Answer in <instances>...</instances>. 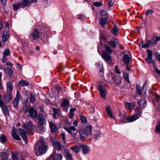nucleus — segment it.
Returning <instances> with one entry per match:
<instances>
[{
  "label": "nucleus",
  "mask_w": 160,
  "mask_h": 160,
  "mask_svg": "<svg viewBox=\"0 0 160 160\" xmlns=\"http://www.w3.org/2000/svg\"><path fill=\"white\" fill-rule=\"evenodd\" d=\"M108 14L107 12L104 10H102L101 12V15L99 17L100 20V24L102 26H103L106 24L108 21L107 19Z\"/></svg>",
  "instance_id": "1"
},
{
  "label": "nucleus",
  "mask_w": 160,
  "mask_h": 160,
  "mask_svg": "<svg viewBox=\"0 0 160 160\" xmlns=\"http://www.w3.org/2000/svg\"><path fill=\"white\" fill-rule=\"evenodd\" d=\"M38 148V144H35L34 147L35 153L37 155H40L45 153L46 151L47 146L46 145H39Z\"/></svg>",
  "instance_id": "2"
},
{
  "label": "nucleus",
  "mask_w": 160,
  "mask_h": 160,
  "mask_svg": "<svg viewBox=\"0 0 160 160\" xmlns=\"http://www.w3.org/2000/svg\"><path fill=\"white\" fill-rule=\"evenodd\" d=\"M62 156L60 154L56 153L55 151H53L52 153L46 160H62Z\"/></svg>",
  "instance_id": "3"
},
{
  "label": "nucleus",
  "mask_w": 160,
  "mask_h": 160,
  "mask_svg": "<svg viewBox=\"0 0 160 160\" xmlns=\"http://www.w3.org/2000/svg\"><path fill=\"white\" fill-rule=\"evenodd\" d=\"M131 60L132 56L130 52H127V53L124 54L123 57L122 61L125 64L128 65Z\"/></svg>",
  "instance_id": "4"
},
{
  "label": "nucleus",
  "mask_w": 160,
  "mask_h": 160,
  "mask_svg": "<svg viewBox=\"0 0 160 160\" xmlns=\"http://www.w3.org/2000/svg\"><path fill=\"white\" fill-rule=\"evenodd\" d=\"M29 113L28 116L31 118L36 119L37 117L38 112L37 111L32 107L30 108L28 110Z\"/></svg>",
  "instance_id": "5"
},
{
  "label": "nucleus",
  "mask_w": 160,
  "mask_h": 160,
  "mask_svg": "<svg viewBox=\"0 0 160 160\" xmlns=\"http://www.w3.org/2000/svg\"><path fill=\"white\" fill-rule=\"evenodd\" d=\"M20 98V94L19 92L18 91H17L15 98H14L13 102V104L14 108L17 110L18 109V106L19 103Z\"/></svg>",
  "instance_id": "6"
},
{
  "label": "nucleus",
  "mask_w": 160,
  "mask_h": 160,
  "mask_svg": "<svg viewBox=\"0 0 160 160\" xmlns=\"http://www.w3.org/2000/svg\"><path fill=\"white\" fill-rule=\"evenodd\" d=\"M148 52V56L146 58L145 61L149 63H152L154 64L155 62L152 60V51L148 49L147 50Z\"/></svg>",
  "instance_id": "7"
},
{
  "label": "nucleus",
  "mask_w": 160,
  "mask_h": 160,
  "mask_svg": "<svg viewBox=\"0 0 160 160\" xmlns=\"http://www.w3.org/2000/svg\"><path fill=\"white\" fill-rule=\"evenodd\" d=\"M30 38L32 39L37 40L40 37V33L38 30L34 28L33 31L30 35Z\"/></svg>",
  "instance_id": "8"
},
{
  "label": "nucleus",
  "mask_w": 160,
  "mask_h": 160,
  "mask_svg": "<svg viewBox=\"0 0 160 160\" xmlns=\"http://www.w3.org/2000/svg\"><path fill=\"white\" fill-rule=\"evenodd\" d=\"M118 116L120 118V120L123 122H128L127 117L125 112H122L120 111L119 112Z\"/></svg>",
  "instance_id": "9"
},
{
  "label": "nucleus",
  "mask_w": 160,
  "mask_h": 160,
  "mask_svg": "<svg viewBox=\"0 0 160 160\" xmlns=\"http://www.w3.org/2000/svg\"><path fill=\"white\" fill-rule=\"evenodd\" d=\"M69 104L70 102L68 99H65L63 100L61 106L62 107L64 111L65 112L68 111Z\"/></svg>",
  "instance_id": "10"
},
{
  "label": "nucleus",
  "mask_w": 160,
  "mask_h": 160,
  "mask_svg": "<svg viewBox=\"0 0 160 160\" xmlns=\"http://www.w3.org/2000/svg\"><path fill=\"white\" fill-rule=\"evenodd\" d=\"M102 58L106 62H108L112 60V57L111 55L106 51H104L102 55Z\"/></svg>",
  "instance_id": "11"
},
{
  "label": "nucleus",
  "mask_w": 160,
  "mask_h": 160,
  "mask_svg": "<svg viewBox=\"0 0 160 160\" xmlns=\"http://www.w3.org/2000/svg\"><path fill=\"white\" fill-rule=\"evenodd\" d=\"M0 107L1 108L5 116H8L9 115V113L8 108L4 102L0 104Z\"/></svg>",
  "instance_id": "12"
},
{
  "label": "nucleus",
  "mask_w": 160,
  "mask_h": 160,
  "mask_svg": "<svg viewBox=\"0 0 160 160\" xmlns=\"http://www.w3.org/2000/svg\"><path fill=\"white\" fill-rule=\"evenodd\" d=\"M38 120L39 124L42 125L46 123L45 119L42 114H39L38 116Z\"/></svg>",
  "instance_id": "13"
},
{
  "label": "nucleus",
  "mask_w": 160,
  "mask_h": 160,
  "mask_svg": "<svg viewBox=\"0 0 160 160\" xmlns=\"http://www.w3.org/2000/svg\"><path fill=\"white\" fill-rule=\"evenodd\" d=\"M79 146L80 148L82 149L84 154H88L90 151L89 147L87 145L82 144L80 145Z\"/></svg>",
  "instance_id": "14"
},
{
  "label": "nucleus",
  "mask_w": 160,
  "mask_h": 160,
  "mask_svg": "<svg viewBox=\"0 0 160 160\" xmlns=\"http://www.w3.org/2000/svg\"><path fill=\"white\" fill-rule=\"evenodd\" d=\"M98 90L100 92V94L102 98H105L106 94V91L101 85L99 86Z\"/></svg>",
  "instance_id": "15"
},
{
  "label": "nucleus",
  "mask_w": 160,
  "mask_h": 160,
  "mask_svg": "<svg viewBox=\"0 0 160 160\" xmlns=\"http://www.w3.org/2000/svg\"><path fill=\"white\" fill-rule=\"evenodd\" d=\"M12 98V94L7 93L5 94L3 97V99L5 102H9Z\"/></svg>",
  "instance_id": "16"
},
{
  "label": "nucleus",
  "mask_w": 160,
  "mask_h": 160,
  "mask_svg": "<svg viewBox=\"0 0 160 160\" xmlns=\"http://www.w3.org/2000/svg\"><path fill=\"white\" fill-rule=\"evenodd\" d=\"M79 133L82 141H83L88 136V135L87 134V133L85 132V131L83 129L80 130Z\"/></svg>",
  "instance_id": "17"
},
{
  "label": "nucleus",
  "mask_w": 160,
  "mask_h": 160,
  "mask_svg": "<svg viewBox=\"0 0 160 160\" xmlns=\"http://www.w3.org/2000/svg\"><path fill=\"white\" fill-rule=\"evenodd\" d=\"M136 105L135 102L129 103L128 102H125V106L127 109H131L135 106Z\"/></svg>",
  "instance_id": "18"
},
{
  "label": "nucleus",
  "mask_w": 160,
  "mask_h": 160,
  "mask_svg": "<svg viewBox=\"0 0 160 160\" xmlns=\"http://www.w3.org/2000/svg\"><path fill=\"white\" fill-rule=\"evenodd\" d=\"M9 32L8 30L5 31L2 36V41L4 42H6L9 37Z\"/></svg>",
  "instance_id": "19"
},
{
  "label": "nucleus",
  "mask_w": 160,
  "mask_h": 160,
  "mask_svg": "<svg viewBox=\"0 0 160 160\" xmlns=\"http://www.w3.org/2000/svg\"><path fill=\"white\" fill-rule=\"evenodd\" d=\"M11 159L10 160H19L18 153L15 152H12Z\"/></svg>",
  "instance_id": "20"
},
{
  "label": "nucleus",
  "mask_w": 160,
  "mask_h": 160,
  "mask_svg": "<svg viewBox=\"0 0 160 160\" xmlns=\"http://www.w3.org/2000/svg\"><path fill=\"white\" fill-rule=\"evenodd\" d=\"M31 5V3L29 0H23L21 3V8H23L27 6L29 7Z\"/></svg>",
  "instance_id": "21"
},
{
  "label": "nucleus",
  "mask_w": 160,
  "mask_h": 160,
  "mask_svg": "<svg viewBox=\"0 0 160 160\" xmlns=\"http://www.w3.org/2000/svg\"><path fill=\"white\" fill-rule=\"evenodd\" d=\"M138 103L142 108H144L146 106V101L144 99H141Z\"/></svg>",
  "instance_id": "22"
},
{
  "label": "nucleus",
  "mask_w": 160,
  "mask_h": 160,
  "mask_svg": "<svg viewBox=\"0 0 160 160\" xmlns=\"http://www.w3.org/2000/svg\"><path fill=\"white\" fill-rule=\"evenodd\" d=\"M49 125L50 129L52 132H55L57 131V127L53 122H50Z\"/></svg>",
  "instance_id": "23"
},
{
  "label": "nucleus",
  "mask_w": 160,
  "mask_h": 160,
  "mask_svg": "<svg viewBox=\"0 0 160 160\" xmlns=\"http://www.w3.org/2000/svg\"><path fill=\"white\" fill-rule=\"evenodd\" d=\"M112 79L113 81L115 82V83L119 85L121 82V78L119 76H113L112 77Z\"/></svg>",
  "instance_id": "24"
},
{
  "label": "nucleus",
  "mask_w": 160,
  "mask_h": 160,
  "mask_svg": "<svg viewBox=\"0 0 160 160\" xmlns=\"http://www.w3.org/2000/svg\"><path fill=\"white\" fill-rule=\"evenodd\" d=\"M106 110L109 117L111 118L114 119V117L112 112L111 108L109 106H107Z\"/></svg>",
  "instance_id": "25"
},
{
  "label": "nucleus",
  "mask_w": 160,
  "mask_h": 160,
  "mask_svg": "<svg viewBox=\"0 0 160 160\" xmlns=\"http://www.w3.org/2000/svg\"><path fill=\"white\" fill-rule=\"evenodd\" d=\"M53 117L54 118H58L59 116V113L60 109L58 108H53Z\"/></svg>",
  "instance_id": "26"
},
{
  "label": "nucleus",
  "mask_w": 160,
  "mask_h": 160,
  "mask_svg": "<svg viewBox=\"0 0 160 160\" xmlns=\"http://www.w3.org/2000/svg\"><path fill=\"white\" fill-rule=\"evenodd\" d=\"M18 132L22 138L27 137L26 135L28 133L27 131H25L22 129L19 128L18 129Z\"/></svg>",
  "instance_id": "27"
},
{
  "label": "nucleus",
  "mask_w": 160,
  "mask_h": 160,
  "mask_svg": "<svg viewBox=\"0 0 160 160\" xmlns=\"http://www.w3.org/2000/svg\"><path fill=\"white\" fill-rule=\"evenodd\" d=\"M6 86L8 92L11 93L13 91L12 84L11 82H8L7 83Z\"/></svg>",
  "instance_id": "28"
},
{
  "label": "nucleus",
  "mask_w": 160,
  "mask_h": 160,
  "mask_svg": "<svg viewBox=\"0 0 160 160\" xmlns=\"http://www.w3.org/2000/svg\"><path fill=\"white\" fill-rule=\"evenodd\" d=\"M139 118V117L136 114H134L132 116L130 117H128L127 118L128 120V122L134 121Z\"/></svg>",
  "instance_id": "29"
},
{
  "label": "nucleus",
  "mask_w": 160,
  "mask_h": 160,
  "mask_svg": "<svg viewBox=\"0 0 160 160\" xmlns=\"http://www.w3.org/2000/svg\"><path fill=\"white\" fill-rule=\"evenodd\" d=\"M46 139L45 138L41 137L39 139V142L36 144H38V146L39 145H46Z\"/></svg>",
  "instance_id": "30"
},
{
  "label": "nucleus",
  "mask_w": 160,
  "mask_h": 160,
  "mask_svg": "<svg viewBox=\"0 0 160 160\" xmlns=\"http://www.w3.org/2000/svg\"><path fill=\"white\" fill-rule=\"evenodd\" d=\"M64 156L67 158V160H73L71 154L68 152H64Z\"/></svg>",
  "instance_id": "31"
},
{
  "label": "nucleus",
  "mask_w": 160,
  "mask_h": 160,
  "mask_svg": "<svg viewBox=\"0 0 160 160\" xmlns=\"http://www.w3.org/2000/svg\"><path fill=\"white\" fill-rule=\"evenodd\" d=\"M101 133L98 131H96L94 134H93L92 136L93 137L95 140H97L100 137Z\"/></svg>",
  "instance_id": "32"
},
{
  "label": "nucleus",
  "mask_w": 160,
  "mask_h": 160,
  "mask_svg": "<svg viewBox=\"0 0 160 160\" xmlns=\"http://www.w3.org/2000/svg\"><path fill=\"white\" fill-rule=\"evenodd\" d=\"M53 146L58 151H60L62 149L61 145L58 142H55L53 144Z\"/></svg>",
  "instance_id": "33"
},
{
  "label": "nucleus",
  "mask_w": 160,
  "mask_h": 160,
  "mask_svg": "<svg viewBox=\"0 0 160 160\" xmlns=\"http://www.w3.org/2000/svg\"><path fill=\"white\" fill-rule=\"evenodd\" d=\"M29 82L26 81L22 80L20 81L18 83V86L20 87L23 86H28L29 85Z\"/></svg>",
  "instance_id": "34"
},
{
  "label": "nucleus",
  "mask_w": 160,
  "mask_h": 160,
  "mask_svg": "<svg viewBox=\"0 0 160 160\" xmlns=\"http://www.w3.org/2000/svg\"><path fill=\"white\" fill-rule=\"evenodd\" d=\"M160 40V37L154 36L151 42V44L153 45L157 43V42Z\"/></svg>",
  "instance_id": "35"
},
{
  "label": "nucleus",
  "mask_w": 160,
  "mask_h": 160,
  "mask_svg": "<svg viewBox=\"0 0 160 160\" xmlns=\"http://www.w3.org/2000/svg\"><path fill=\"white\" fill-rule=\"evenodd\" d=\"M92 129V127L91 126H87L85 129L83 130L85 131V132L87 133V134H88V135L91 133Z\"/></svg>",
  "instance_id": "36"
},
{
  "label": "nucleus",
  "mask_w": 160,
  "mask_h": 160,
  "mask_svg": "<svg viewBox=\"0 0 160 160\" xmlns=\"http://www.w3.org/2000/svg\"><path fill=\"white\" fill-rule=\"evenodd\" d=\"M70 148L73 151L75 152L76 153H78L79 152L80 148L79 146H78L76 145L75 146L71 147Z\"/></svg>",
  "instance_id": "37"
},
{
  "label": "nucleus",
  "mask_w": 160,
  "mask_h": 160,
  "mask_svg": "<svg viewBox=\"0 0 160 160\" xmlns=\"http://www.w3.org/2000/svg\"><path fill=\"white\" fill-rule=\"evenodd\" d=\"M21 7V3H19L17 4H13V8L14 10L16 11L19 8Z\"/></svg>",
  "instance_id": "38"
},
{
  "label": "nucleus",
  "mask_w": 160,
  "mask_h": 160,
  "mask_svg": "<svg viewBox=\"0 0 160 160\" xmlns=\"http://www.w3.org/2000/svg\"><path fill=\"white\" fill-rule=\"evenodd\" d=\"M123 77L124 79L129 83H130V82L129 79V75L128 73L126 72H124L123 73Z\"/></svg>",
  "instance_id": "39"
},
{
  "label": "nucleus",
  "mask_w": 160,
  "mask_h": 160,
  "mask_svg": "<svg viewBox=\"0 0 160 160\" xmlns=\"http://www.w3.org/2000/svg\"><path fill=\"white\" fill-rule=\"evenodd\" d=\"M108 43L110 46L113 48H115L116 47V43L114 41H110L108 42Z\"/></svg>",
  "instance_id": "40"
},
{
  "label": "nucleus",
  "mask_w": 160,
  "mask_h": 160,
  "mask_svg": "<svg viewBox=\"0 0 160 160\" xmlns=\"http://www.w3.org/2000/svg\"><path fill=\"white\" fill-rule=\"evenodd\" d=\"M7 138L4 135H2L0 137V141L2 143H5L6 142Z\"/></svg>",
  "instance_id": "41"
},
{
  "label": "nucleus",
  "mask_w": 160,
  "mask_h": 160,
  "mask_svg": "<svg viewBox=\"0 0 160 160\" xmlns=\"http://www.w3.org/2000/svg\"><path fill=\"white\" fill-rule=\"evenodd\" d=\"M136 92L139 95H141L142 94V91L141 90L140 87L138 84L136 85Z\"/></svg>",
  "instance_id": "42"
},
{
  "label": "nucleus",
  "mask_w": 160,
  "mask_h": 160,
  "mask_svg": "<svg viewBox=\"0 0 160 160\" xmlns=\"http://www.w3.org/2000/svg\"><path fill=\"white\" fill-rule=\"evenodd\" d=\"M142 114V110L141 109L137 108L135 111V114L139 117H140Z\"/></svg>",
  "instance_id": "43"
},
{
  "label": "nucleus",
  "mask_w": 160,
  "mask_h": 160,
  "mask_svg": "<svg viewBox=\"0 0 160 160\" xmlns=\"http://www.w3.org/2000/svg\"><path fill=\"white\" fill-rule=\"evenodd\" d=\"M112 32L113 34L115 35H116L117 34L118 31V29L117 27L116 26H115L112 28Z\"/></svg>",
  "instance_id": "44"
},
{
  "label": "nucleus",
  "mask_w": 160,
  "mask_h": 160,
  "mask_svg": "<svg viewBox=\"0 0 160 160\" xmlns=\"http://www.w3.org/2000/svg\"><path fill=\"white\" fill-rule=\"evenodd\" d=\"M49 33V32L47 31V28H45L44 32H42V34L44 38H47V35Z\"/></svg>",
  "instance_id": "45"
},
{
  "label": "nucleus",
  "mask_w": 160,
  "mask_h": 160,
  "mask_svg": "<svg viewBox=\"0 0 160 160\" xmlns=\"http://www.w3.org/2000/svg\"><path fill=\"white\" fill-rule=\"evenodd\" d=\"M150 44H151V42L149 40H148L145 44H142V47L143 48H146L148 47Z\"/></svg>",
  "instance_id": "46"
},
{
  "label": "nucleus",
  "mask_w": 160,
  "mask_h": 160,
  "mask_svg": "<svg viewBox=\"0 0 160 160\" xmlns=\"http://www.w3.org/2000/svg\"><path fill=\"white\" fill-rule=\"evenodd\" d=\"M105 47L106 50V52L107 53H112V51L110 47L108 45H105Z\"/></svg>",
  "instance_id": "47"
},
{
  "label": "nucleus",
  "mask_w": 160,
  "mask_h": 160,
  "mask_svg": "<svg viewBox=\"0 0 160 160\" xmlns=\"http://www.w3.org/2000/svg\"><path fill=\"white\" fill-rule=\"evenodd\" d=\"M62 142L63 144H65L66 143V141L65 139V133L62 132L61 133Z\"/></svg>",
  "instance_id": "48"
},
{
  "label": "nucleus",
  "mask_w": 160,
  "mask_h": 160,
  "mask_svg": "<svg viewBox=\"0 0 160 160\" xmlns=\"http://www.w3.org/2000/svg\"><path fill=\"white\" fill-rule=\"evenodd\" d=\"M155 131L157 133H160V122H159L158 124L156 126Z\"/></svg>",
  "instance_id": "49"
},
{
  "label": "nucleus",
  "mask_w": 160,
  "mask_h": 160,
  "mask_svg": "<svg viewBox=\"0 0 160 160\" xmlns=\"http://www.w3.org/2000/svg\"><path fill=\"white\" fill-rule=\"evenodd\" d=\"M12 138L14 139H16L17 141H20L21 139L18 134H16L12 136Z\"/></svg>",
  "instance_id": "50"
},
{
  "label": "nucleus",
  "mask_w": 160,
  "mask_h": 160,
  "mask_svg": "<svg viewBox=\"0 0 160 160\" xmlns=\"http://www.w3.org/2000/svg\"><path fill=\"white\" fill-rule=\"evenodd\" d=\"M10 53V51L9 49H6L5 50L3 53V55L5 56H8Z\"/></svg>",
  "instance_id": "51"
},
{
  "label": "nucleus",
  "mask_w": 160,
  "mask_h": 160,
  "mask_svg": "<svg viewBox=\"0 0 160 160\" xmlns=\"http://www.w3.org/2000/svg\"><path fill=\"white\" fill-rule=\"evenodd\" d=\"M30 102L32 103H33L35 101V99L34 96L32 95V94H31L30 99H29Z\"/></svg>",
  "instance_id": "52"
},
{
  "label": "nucleus",
  "mask_w": 160,
  "mask_h": 160,
  "mask_svg": "<svg viewBox=\"0 0 160 160\" xmlns=\"http://www.w3.org/2000/svg\"><path fill=\"white\" fill-rule=\"evenodd\" d=\"M153 10L152 9H148L145 13L146 16H148L153 13Z\"/></svg>",
  "instance_id": "53"
},
{
  "label": "nucleus",
  "mask_w": 160,
  "mask_h": 160,
  "mask_svg": "<svg viewBox=\"0 0 160 160\" xmlns=\"http://www.w3.org/2000/svg\"><path fill=\"white\" fill-rule=\"evenodd\" d=\"M93 4L96 7H100L102 5V3L99 2H94Z\"/></svg>",
  "instance_id": "54"
},
{
  "label": "nucleus",
  "mask_w": 160,
  "mask_h": 160,
  "mask_svg": "<svg viewBox=\"0 0 160 160\" xmlns=\"http://www.w3.org/2000/svg\"><path fill=\"white\" fill-rule=\"evenodd\" d=\"M80 119L82 122L86 123L87 122V120L86 117L83 116H81L80 117Z\"/></svg>",
  "instance_id": "55"
},
{
  "label": "nucleus",
  "mask_w": 160,
  "mask_h": 160,
  "mask_svg": "<svg viewBox=\"0 0 160 160\" xmlns=\"http://www.w3.org/2000/svg\"><path fill=\"white\" fill-rule=\"evenodd\" d=\"M64 128L70 134H72V132L70 128H68L67 126H65L64 127Z\"/></svg>",
  "instance_id": "56"
},
{
  "label": "nucleus",
  "mask_w": 160,
  "mask_h": 160,
  "mask_svg": "<svg viewBox=\"0 0 160 160\" xmlns=\"http://www.w3.org/2000/svg\"><path fill=\"white\" fill-rule=\"evenodd\" d=\"M1 156L2 159H5L7 158V154L5 152L2 153Z\"/></svg>",
  "instance_id": "57"
},
{
  "label": "nucleus",
  "mask_w": 160,
  "mask_h": 160,
  "mask_svg": "<svg viewBox=\"0 0 160 160\" xmlns=\"http://www.w3.org/2000/svg\"><path fill=\"white\" fill-rule=\"evenodd\" d=\"M8 73L9 74V76L10 77L13 73V71L11 68H8Z\"/></svg>",
  "instance_id": "58"
},
{
  "label": "nucleus",
  "mask_w": 160,
  "mask_h": 160,
  "mask_svg": "<svg viewBox=\"0 0 160 160\" xmlns=\"http://www.w3.org/2000/svg\"><path fill=\"white\" fill-rule=\"evenodd\" d=\"M114 3V2L112 0H108V4L109 7L112 6Z\"/></svg>",
  "instance_id": "59"
},
{
  "label": "nucleus",
  "mask_w": 160,
  "mask_h": 160,
  "mask_svg": "<svg viewBox=\"0 0 160 160\" xmlns=\"http://www.w3.org/2000/svg\"><path fill=\"white\" fill-rule=\"evenodd\" d=\"M6 56H4L3 55L2 57V62L3 63H5L7 61V59Z\"/></svg>",
  "instance_id": "60"
},
{
  "label": "nucleus",
  "mask_w": 160,
  "mask_h": 160,
  "mask_svg": "<svg viewBox=\"0 0 160 160\" xmlns=\"http://www.w3.org/2000/svg\"><path fill=\"white\" fill-rule=\"evenodd\" d=\"M115 69L116 72L118 74H120L121 73V72L118 69V67L117 65H116L115 66Z\"/></svg>",
  "instance_id": "61"
},
{
  "label": "nucleus",
  "mask_w": 160,
  "mask_h": 160,
  "mask_svg": "<svg viewBox=\"0 0 160 160\" xmlns=\"http://www.w3.org/2000/svg\"><path fill=\"white\" fill-rule=\"evenodd\" d=\"M56 89L58 92H59L62 90L61 88L59 86H57L56 87Z\"/></svg>",
  "instance_id": "62"
},
{
  "label": "nucleus",
  "mask_w": 160,
  "mask_h": 160,
  "mask_svg": "<svg viewBox=\"0 0 160 160\" xmlns=\"http://www.w3.org/2000/svg\"><path fill=\"white\" fill-rule=\"evenodd\" d=\"M155 71L157 73L160 75V70H159L157 68H154Z\"/></svg>",
  "instance_id": "63"
},
{
  "label": "nucleus",
  "mask_w": 160,
  "mask_h": 160,
  "mask_svg": "<svg viewBox=\"0 0 160 160\" xmlns=\"http://www.w3.org/2000/svg\"><path fill=\"white\" fill-rule=\"evenodd\" d=\"M76 109L75 108H71L70 110V113H73V112L75 111Z\"/></svg>",
  "instance_id": "64"
}]
</instances>
